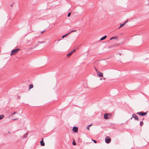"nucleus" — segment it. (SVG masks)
I'll return each mask as SVG.
<instances>
[{
  "label": "nucleus",
  "mask_w": 149,
  "mask_h": 149,
  "mask_svg": "<svg viewBox=\"0 0 149 149\" xmlns=\"http://www.w3.org/2000/svg\"><path fill=\"white\" fill-rule=\"evenodd\" d=\"M20 49L19 48H17V49H14L13 50L11 51V52L10 54V55H11L13 54H15L16 53H17L18 51L20 50Z\"/></svg>",
  "instance_id": "f257e3e1"
},
{
  "label": "nucleus",
  "mask_w": 149,
  "mask_h": 149,
  "mask_svg": "<svg viewBox=\"0 0 149 149\" xmlns=\"http://www.w3.org/2000/svg\"><path fill=\"white\" fill-rule=\"evenodd\" d=\"M105 141L106 143H109L111 141V139L109 136H107L105 138Z\"/></svg>",
  "instance_id": "f03ea898"
},
{
  "label": "nucleus",
  "mask_w": 149,
  "mask_h": 149,
  "mask_svg": "<svg viewBox=\"0 0 149 149\" xmlns=\"http://www.w3.org/2000/svg\"><path fill=\"white\" fill-rule=\"evenodd\" d=\"M137 114H139L141 116H143L147 114V113L143 112H139L136 113Z\"/></svg>",
  "instance_id": "7ed1b4c3"
},
{
  "label": "nucleus",
  "mask_w": 149,
  "mask_h": 149,
  "mask_svg": "<svg viewBox=\"0 0 149 149\" xmlns=\"http://www.w3.org/2000/svg\"><path fill=\"white\" fill-rule=\"evenodd\" d=\"M132 118H134L135 120H136L137 121L139 120V119L138 117L134 113L132 115V117L130 119H132Z\"/></svg>",
  "instance_id": "20e7f679"
},
{
  "label": "nucleus",
  "mask_w": 149,
  "mask_h": 149,
  "mask_svg": "<svg viewBox=\"0 0 149 149\" xmlns=\"http://www.w3.org/2000/svg\"><path fill=\"white\" fill-rule=\"evenodd\" d=\"M111 116V114L110 113H105L104 115V118L105 119H108V116Z\"/></svg>",
  "instance_id": "39448f33"
},
{
  "label": "nucleus",
  "mask_w": 149,
  "mask_h": 149,
  "mask_svg": "<svg viewBox=\"0 0 149 149\" xmlns=\"http://www.w3.org/2000/svg\"><path fill=\"white\" fill-rule=\"evenodd\" d=\"M75 51V49L72 50L69 53L67 54V56L68 57H69Z\"/></svg>",
  "instance_id": "423d86ee"
},
{
  "label": "nucleus",
  "mask_w": 149,
  "mask_h": 149,
  "mask_svg": "<svg viewBox=\"0 0 149 149\" xmlns=\"http://www.w3.org/2000/svg\"><path fill=\"white\" fill-rule=\"evenodd\" d=\"M78 128L77 127H73L72 128V131L76 133H77L78 132Z\"/></svg>",
  "instance_id": "0eeeda50"
},
{
  "label": "nucleus",
  "mask_w": 149,
  "mask_h": 149,
  "mask_svg": "<svg viewBox=\"0 0 149 149\" xmlns=\"http://www.w3.org/2000/svg\"><path fill=\"white\" fill-rule=\"evenodd\" d=\"M97 75L99 77H102L103 76V74L99 71L97 72Z\"/></svg>",
  "instance_id": "6e6552de"
},
{
  "label": "nucleus",
  "mask_w": 149,
  "mask_h": 149,
  "mask_svg": "<svg viewBox=\"0 0 149 149\" xmlns=\"http://www.w3.org/2000/svg\"><path fill=\"white\" fill-rule=\"evenodd\" d=\"M43 140V139L42 138V140L40 141V145L42 146H44L45 145V143L44 142Z\"/></svg>",
  "instance_id": "1a4fd4ad"
},
{
  "label": "nucleus",
  "mask_w": 149,
  "mask_h": 149,
  "mask_svg": "<svg viewBox=\"0 0 149 149\" xmlns=\"http://www.w3.org/2000/svg\"><path fill=\"white\" fill-rule=\"evenodd\" d=\"M107 37V36L106 35L102 37L101 38L100 40V41L102 40L105 39Z\"/></svg>",
  "instance_id": "9d476101"
},
{
  "label": "nucleus",
  "mask_w": 149,
  "mask_h": 149,
  "mask_svg": "<svg viewBox=\"0 0 149 149\" xmlns=\"http://www.w3.org/2000/svg\"><path fill=\"white\" fill-rule=\"evenodd\" d=\"M28 132H26L23 136L24 138H26L27 137L28 135Z\"/></svg>",
  "instance_id": "9b49d317"
},
{
  "label": "nucleus",
  "mask_w": 149,
  "mask_h": 149,
  "mask_svg": "<svg viewBox=\"0 0 149 149\" xmlns=\"http://www.w3.org/2000/svg\"><path fill=\"white\" fill-rule=\"evenodd\" d=\"M29 90H30V89L33 88V85L32 84H30L29 85Z\"/></svg>",
  "instance_id": "f8f14e48"
},
{
  "label": "nucleus",
  "mask_w": 149,
  "mask_h": 149,
  "mask_svg": "<svg viewBox=\"0 0 149 149\" xmlns=\"http://www.w3.org/2000/svg\"><path fill=\"white\" fill-rule=\"evenodd\" d=\"M117 38H118L117 36H116V37L113 36V37L111 38L110 39V40H112L113 39H117Z\"/></svg>",
  "instance_id": "ddd939ff"
},
{
  "label": "nucleus",
  "mask_w": 149,
  "mask_h": 149,
  "mask_svg": "<svg viewBox=\"0 0 149 149\" xmlns=\"http://www.w3.org/2000/svg\"><path fill=\"white\" fill-rule=\"evenodd\" d=\"M4 117V115L1 114L0 115V120L2 119Z\"/></svg>",
  "instance_id": "4468645a"
},
{
  "label": "nucleus",
  "mask_w": 149,
  "mask_h": 149,
  "mask_svg": "<svg viewBox=\"0 0 149 149\" xmlns=\"http://www.w3.org/2000/svg\"><path fill=\"white\" fill-rule=\"evenodd\" d=\"M92 125V124H91L90 125H88L86 127V129L87 130H89V127L90 126H91Z\"/></svg>",
  "instance_id": "2eb2a0df"
},
{
  "label": "nucleus",
  "mask_w": 149,
  "mask_h": 149,
  "mask_svg": "<svg viewBox=\"0 0 149 149\" xmlns=\"http://www.w3.org/2000/svg\"><path fill=\"white\" fill-rule=\"evenodd\" d=\"M143 124V121H141L140 122V125L142 126Z\"/></svg>",
  "instance_id": "dca6fc26"
},
{
  "label": "nucleus",
  "mask_w": 149,
  "mask_h": 149,
  "mask_svg": "<svg viewBox=\"0 0 149 149\" xmlns=\"http://www.w3.org/2000/svg\"><path fill=\"white\" fill-rule=\"evenodd\" d=\"M70 33H68L66 34L65 35H64L62 36V38H63L66 36H67L68 34H69Z\"/></svg>",
  "instance_id": "f3484780"
},
{
  "label": "nucleus",
  "mask_w": 149,
  "mask_h": 149,
  "mask_svg": "<svg viewBox=\"0 0 149 149\" xmlns=\"http://www.w3.org/2000/svg\"><path fill=\"white\" fill-rule=\"evenodd\" d=\"M125 25L123 23V24H120V27H119L118 28V29H119L122 26H123V25Z\"/></svg>",
  "instance_id": "a211bd4d"
},
{
  "label": "nucleus",
  "mask_w": 149,
  "mask_h": 149,
  "mask_svg": "<svg viewBox=\"0 0 149 149\" xmlns=\"http://www.w3.org/2000/svg\"><path fill=\"white\" fill-rule=\"evenodd\" d=\"M16 113H17V112H14L12 113V114H11V116H13V115L16 114Z\"/></svg>",
  "instance_id": "6ab92c4d"
},
{
  "label": "nucleus",
  "mask_w": 149,
  "mask_h": 149,
  "mask_svg": "<svg viewBox=\"0 0 149 149\" xmlns=\"http://www.w3.org/2000/svg\"><path fill=\"white\" fill-rule=\"evenodd\" d=\"M72 145L74 146H75L76 145V143L75 142H74V141L72 142Z\"/></svg>",
  "instance_id": "aec40b11"
},
{
  "label": "nucleus",
  "mask_w": 149,
  "mask_h": 149,
  "mask_svg": "<svg viewBox=\"0 0 149 149\" xmlns=\"http://www.w3.org/2000/svg\"><path fill=\"white\" fill-rule=\"evenodd\" d=\"M70 15H71V13L69 12V13H68V17H69L70 16Z\"/></svg>",
  "instance_id": "412c9836"
},
{
  "label": "nucleus",
  "mask_w": 149,
  "mask_h": 149,
  "mask_svg": "<svg viewBox=\"0 0 149 149\" xmlns=\"http://www.w3.org/2000/svg\"><path fill=\"white\" fill-rule=\"evenodd\" d=\"M77 31L76 30H73L71 31H70L69 33H71V32H72L74 31Z\"/></svg>",
  "instance_id": "4be33fe9"
},
{
  "label": "nucleus",
  "mask_w": 149,
  "mask_h": 149,
  "mask_svg": "<svg viewBox=\"0 0 149 149\" xmlns=\"http://www.w3.org/2000/svg\"><path fill=\"white\" fill-rule=\"evenodd\" d=\"M92 141L94 142L95 143H97V141L95 140H92Z\"/></svg>",
  "instance_id": "5701e85b"
},
{
  "label": "nucleus",
  "mask_w": 149,
  "mask_h": 149,
  "mask_svg": "<svg viewBox=\"0 0 149 149\" xmlns=\"http://www.w3.org/2000/svg\"><path fill=\"white\" fill-rule=\"evenodd\" d=\"M38 42L40 43H44V42H42V41H38Z\"/></svg>",
  "instance_id": "b1692460"
},
{
  "label": "nucleus",
  "mask_w": 149,
  "mask_h": 149,
  "mask_svg": "<svg viewBox=\"0 0 149 149\" xmlns=\"http://www.w3.org/2000/svg\"><path fill=\"white\" fill-rule=\"evenodd\" d=\"M46 31V30H45L44 31H42L41 33H43L45 31Z\"/></svg>",
  "instance_id": "393cba45"
},
{
  "label": "nucleus",
  "mask_w": 149,
  "mask_h": 149,
  "mask_svg": "<svg viewBox=\"0 0 149 149\" xmlns=\"http://www.w3.org/2000/svg\"><path fill=\"white\" fill-rule=\"evenodd\" d=\"M128 20H126L125 22H124V24H125L128 21H127Z\"/></svg>",
  "instance_id": "a878e982"
},
{
  "label": "nucleus",
  "mask_w": 149,
  "mask_h": 149,
  "mask_svg": "<svg viewBox=\"0 0 149 149\" xmlns=\"http://www.w3.org/2000/svg\"><path fill=\"white\" fill-rule=\"evenodd\" d=\"M95 71L97 72H97H98V71L97 70V69L95 68Z\"/></svg>",
  "instance_id": "bb28decb"
},
{
  "label": "nucleus",
  "mask_w": 149,
  "mask_h": 149,
  "mask_svg": "<svg viewBox=\"0 0 149 149\" xmlns=\"http://www.w3.org/2000/svg\"><path fill=\"white\" fill-rule=\"evenodd\" d=\"M17 119H13V120H17Z\"/></svg>",
  "instance_id": "cd10ccee"
},
{
  "label": "nucleus",
  "mask_w": 149,
  "mask_h": 149,
  "mask_svg": "<svg viewBox=\"0 0 149 149\" xmlns=\"http://www.w3.org/2000/svg\"><path fill=\"white\" fill-rule=\"evenodd\" d=\"M18 97L19 99L20 98V97L18 95Z\"/></svg>",
  "instance_id": "c85d7f7f"
},
{
  "label": "nucleus",
  "mask_w": 149,
  "mask_h": 149,
  "mask_svg": "<svg viewBox=\"0 0 149 149\" xmlns=\"http://www.w3.org/2000/svg\"><path fill=\"white\" fill-rule=\"evenodd\" d=\"M13 6V4H11V5H10V6H11V7L12 6Z\"/></svg>",
  "instance_id": "c756f323"
},
{
  "label": "nucleus",
  "mask_w": 149,
  "mask_h": 149,
  "mask_svg": "<svg viewBox=\"0 0 149 149\" xmlns=\"http://www.w3.org/2000/svg\"><path fill=\"white\" fill-rule=\"evenodd\" d=\"M144 118H143L142 119V120H144Z\"/></svg>",
  "instance_id": "7c9ffc66"
},
{
  "label": "nucleus",
  "mask_w": 149,
  "mask_h": 149,
  "mask_svg": "<svg viewBox=\"0 0 149 149\" xmlns=\"http://www.w3.org/2000/svg\"><path fill=\"white\" fill-rule=\"evenodd\" d=\"M61 40V39L59 40H58V41H60Z\"/></svg>",
  "instance_id": "2f4dec72"
},
{
  "label": "nucleus",
  "mask_w": 149,
  "mask_h": 149,
  "mask_svg": "<svg viewBox=\"0 0 149 149\" xmlns=\"http://www.w3.org/2000/svg\"><path fill=\"white\" fill-rule=\"evenodd\" d=\"M119 54L120 55L121 54V53H119Z\"/></svg>",
  "instance_id": "473e14b6"
},
{
  "label": "nucleus",
  "mask_w": 149,
  "mask_h": 149,
  "mask_svg": "<svg viewBox=\"0 0 149 149\" xmlns=\"http://www.w3.org/2000/svg\"><path fill=\"white\" fill-rule=\"evenodd\" d=\"M118 45V44H117V45Z\"/></svg>",
  "instance_id": "72a5a7b5"
},
{
  "label": "nucleus",
  "mask_w": 149,
  "mask_h": 149,
  "mask_svg": "<svg viewBox=\"0 0 149 149\" xmlns=\"http://www.w3.org/2000/svg\"><path fill=\"white\" fill-rule=\"evenodd\" d=\"M148 4L149 5V3H148Z\"/></svg>",
  "instance_id": "f704fd0d"
}]
</instances>
